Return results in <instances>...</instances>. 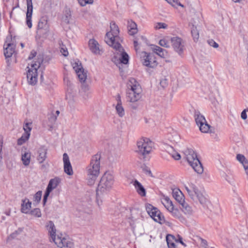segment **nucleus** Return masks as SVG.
Returning <instances> with one entry per match:
<instances>
[{
    "mask_svg": "<svg viewBox=\"0 0 248 248\" xmlns=\"http://www.w3.org/2000/svg\"><path fill=\"white\" fill-rule=\"evenodd\" d=\"M145 171L146 173L148 174H149L150 176H152V173L150 170H148V169L145 170Z\"/></svg>",
    "mask_w": 248,
    "mask_h": 248,
    "instance_id": "680f3d73",
    "label": "nucleus"
},
{
    "mask_svg": "<svg viewBox=\"0 0 248 248\" xmlns=\"http://www.w3.org/2000/svg\"><path fill=\"white\" fill-rule=\"evenodd\" d=\"M29 138V134H23L21 137L17 140V144L21 145L25 142Z\"/></svg>",
    "mask_w": 248,
    "mask_h": 248,
    "instance_id": "4c0bfd02",
    "label": "nucleus"
},
{
    "mask_svg": "<svg viewBox=\"0 0 248 248\" xmlns=\"http://www.w3.org/2000/svg\"><path fill=\"white\" fill-rule=\"evenodd\" d=\"M221 177L231 186L235 187L237 182L232 171L227 170L221 173Z\"/></svg>",
    "mask_w": 248,
    "mask_h": 248,
    "instance_id": "4468645a",
    "label": "nucleus"
},
{
    "mask_svg": "<svg viewBox=\"0 0 248 248\" xmlns=\"http://www.w3.org/2000/svg\"><path fill=\"white\" fill-rule=\"evenodd\" d=\"M63 161L64 172L69 175H72L73 174L72 167L70 162L69 156L66 153H64L63 155Z\"/></svg>",
    "mask_w": 248,
    "mask_h": 248,
    "instance_id": "412c9836",
    "label": "nucleus"
},
{
    "mask_svg": "<svg viewBox=\"0 0 248 248\" xmlns=\"http://www.w3.org/2000/svg\"><path fill=\"white\" fill-rule=\"evenodd\" d=\"M72 65L80 81L81 82L85 81L87 78V75L86 73L84 72L81 62L78 60L74 61L72 62Z\"/></svg>",
    "mask_w": 248,
    "mask_h": 248,
    "instance_id": "9b49d317",
    "label": "nucleus"
},
{
    "mask_svg": "<svg viewBox=\"0 0 248 248\" xmlns=\"http://www.w3.org/2000/svg\"><path fill=\"white\" fill-rule=\"evenodd\" d=\"M168 27V25L165 23L162 22H157L155 24L154 28L155 30H159L161 29H167Z\"/></svg>",
    "mask_w": 248,
    "mask_h": 248,
    "instance_id": "37998d69",
    "label": "nucleus"
},
{
    "mask_svg": "<svg viewBox=\"0 0 248 248\" xmlns=\"http://www.w3.org/2000/svg\"><path fill=\"white\" fill-rule=\"evenodd\" d=\"M46 25V22L45 20H40L38 23L37 25V30H39L41 29H43L45 27Z\"/></svg>",
    "mask_w": 248,
    "mask_h": 248,
    "instance_id": "09e8293b",
    "label": "nucleus"
},
{
    "mask_svg": "<svg viewBox=\"0 0 248 248\" xmlns=\"http://www.w3.org/2000/svg\"><path fill=\"white\" fill-rule=\"evenodd\" d=\"M66 99L68 101V104L70 106H73L75 100L74 99V95L72 94V93L70 92H67L66 94Z\"/></svg>",
    "mask_w": 248,
    "mask_h": 248,
    "instance_id": "58836bf2",
    "label": "nucleus"
},
{
    "mask_svg": "<svg viewBox=\"0 0 248 248\" xmlns=\"http://www.w3.org/2000/svg\"><path fill=\"white\" fill-rule=\"evenodd\" d=\"M161 202L168 211L172 209V208L174 206L171 201L167 196H164L162 198Z\"/></svg>",
    "mask_w": 248,
    "mask_h": 248,
    "instance_id": "c756f323",
    "label": "nucleus"
},
{
    "mask_svg": "<svg viewBox=\"0 0 248 248\" xmlns=\"http://www.w3.org/2000/svg\"><path fill=\"white\" fill-rule=\"evenodd\" d=\"M208 44L213 46L214 48H217L218 47V45L217 43L213 39H210L208 41Z\"/></svg>",
    "mask_w": 248,
    "mask_h": 248,
    "instance_id": "603ef678",
    "label": "nucleus"
},
{
    "mask_svg": "<svg viewBox=\"0 0 248 248\" xmlns=\"http://www.w3.org/2000/svg\"><path fill=\"white\" fill-rule=\"evenodd\" d=\"M41 61H37L34 62H32L27 67L28 69L27 72V78L29 84L34 85L37 82L38 79V69L40 67Z\"/></svg>",
    "mask_w": 248,
    "mask_h": 248,
    "instance_id": "423d86ee",
    "label": "nucleus"
},
{
    "mask_svg": "<svg viewBox=\"0 0 248 248\" xmlns=\"http://www.w3.org/2000/svg\"><path fill=\"white\" fill-rule=\"evenodd\" d=\"M169 3L171 4L173 6H177V5H179L181 7H183V5L181 4L178 0H165Z\"/></svg>",
    "mask_w": 248,
    "mask_h": 248,
    "instance_id": "de8ad7c7",
    "label": "nucleus"
},
{
    "mask_svg": "<svg viewBox=\"0 0 248 248\" xmlns=\"http://www.w3.org/2000/svg\"><path fill=\"white\" fill-rule=\"evenodd\" d=\"M172 194L175 200L180 204L185 202L184 195L179 188L173 189Z\"/></svg>",
    "mask_w": 248,
    "mask_h": 248,
    "instance_id": "5701e85b",
    "label": "nucleus"
},
{
    "mask_svg": "<svg viewBox=\"0 0 248 248\" xmlns=\"http://www.w3.org/2000/svg\"><path fill=\"white\" fill-rule=\"evenodd\" d=\"M142 62L144 65L155 68L157 65V62L156 58L153 54H148L146 52H142Z\"/></svg>",
    "mask_w": 248,
    "mask_h": 248,
    "instance_id": "f8f14e48",
    "label": "nucleus"
},
{
    "mask_svg": "<svg viewBox=\"0 0 248 248\" xmlns=\"http://www.w3.org/2000/svg\"><path fill=\"white\" fill-rule=\"evenodd\" d=\"M20 45H21L22 48H23L24 47V44L23 43H21Z\"/></svg>",
    "mask_w": 248,
    "mask_h": 248,
    "instance_id": "338daca9",
    "label": "nucleus"
},
{
    "mask_svg": "<svg viewBox=\"0 0 248 248\" xmlns=\"http://www.w3.org/2000/svg\"><path fill=\"white\" fill-rule=\"evenodd\" d=\"M60 51L62 54V55L65 57L68 55V52L67 49L66 47L63 45H62L61 46Z\"/></svg>",
    "mask_w": 248,
    "mask_h": 248,
    "instance_id": "8fccbe9b",
    "label": "nucleus"
},
{
    "mask_svg": "<svg viewBox=\"0 0 248 248\" xmlns=\"http://www.w3.org/2000/svg\"><path fill=\"white\" fill-rule=\"evenodd\" d=\"M172 156L175 160H179L181 158L180 155L177 153L172 154Z\"/></svg>",
    "mask_w": 248,
    "mask_h": 248,
    "instance_id": "13d9d810",
    "label": "nucleus"
},
{
    "mask_svg": "<svg viewBox=\"0 0 248 248\" xmlns=\"http://www.w3.org/2000/svg\"><path fill=\"white\" fill-rule=\"evenodd\" d=\"M137 145L138 152L143 155H145L152 152L154 143L148 138H142L137 141Z\"/></svg>",
    "mask_w": 248,
    "mask_h": 248,
    "instance_id": "0eeeda50",
    "label": "nucleus"
},
{
    "mask_svg": "<svg viewBox=\"0 0 248 248\" xmlns=\"http://www.w3.org/2000/svg\"><path fill=\"white\" fill-rule=\"evenodd\" d=\"M31 123H26L23 126V129L25 131L24 134H29V137L30 136V132L31 130Z\"/></svg>",
    "mask_w": 248,
    "mask_h": 248,
    "instance_id": "a18cd8bd",
    "label": "nucleus"
},
{
    "mask_svg": "<svg viewBox=\"0 0 248 248\" xmlns=\"http://www.w3.org/2000/svg\"><path fill=\"white\" fill-rule=\"evenodd\" d=\"M88 46L91 52L95 55H101L103 52L100 45L94 39H91L88 42Z\"/></svg>",
    "mask_w": 248,
    "mask_h": 248,
    "instance_id": "a211bd4d",
    "label": "nucleus"
},
{
    "mask_svg": "<svg viewBox=\"0 0 248 248\" xmlns=\"http://www.w3.org/2000/svg\"><path fill=\"white\" fill-rule=\"evenodd\" d=\"M41 197H42V191H38L34 194V195L33 196V202L36 204L38 203L41 200Z\"/></svg>",
    "mask_w": 248,
    "mask_h": 248,
    "instance_id": "a19ab883",
    "label": "nucleus"
},
{
    "mask_svg": "<svg viewBox=\"0 0 248 248\" xmlns=\"http://www.w3.org/2000/svg\"><path fill=\"white\" fill-rule=\"evenodd\" d=\"M110 31L106 33L105 41L109 46L115 47L118 46L123 40L119 36V28L114 22H110Z\"/></svg>",
    "mask_w": 248,
    "mask_h": 248,
    "instance_id": "39448f33",
    "label": "nucleus"
},
{
    "mask_svg": "<svg viewBox=\"0 0 248 248\" xmlns=\"http://www.w3.org/2000/svg\"><path fill=\"white\" fill-rule=\"evenodd\" d=\"M171 42L175 51L182 56L185 49L184 42L183 40L180 37H173L171 38Z\"/></svg>",
    "mask_w": 248,
    "mask_h": 248,
    "instance_id": "ddd939ff",
    "label": "nucleus"
},
{
    "mask_svg": "<svg viewBox=\"0 0 248 248\" xmlns=\"http://www.w3.org/2000/svg\"><path fill=\"white\" fill-rule=\"evenodd\" d=\"M170 239H174V236L172 235H168L166 237L168 246L169 248H175V245L174 242H171Z\"/></svg>",
    "mask_w": 248,
    "mask_h": 248,
    "instance_id": "e433bc0d",
    "label": "nucleus"
},
{
    "mask_svg": "<svg viewBox=\"0 0 248 248\" xmlns=\"http://www.w3.org/2000/svg\"><path fill=\"white\" fill-rule=\"evenodd\" d=\"M64 82L65 83H66V84L69 87H72V84L71 83V82L69 80V79H68V78H64Z\"/></svg>",
    "mask_w": 248,
    "mask_h": 248,
    "instance_id": "052dcab7",
    "label": "nucleus"
},
{
    "mask_svg": "<svg viewBox=\"0 0 248 248\" xmlns=\"http://www.w3.org/2000/svg\"><path fill=\"white\" fill-rule=\"evenodd\" d=\"M79 4L81 6H85L87 4H92L93 3V0H77Z\"/></svg>",
    "mask_w": 248,
    "mask_h": 248,
    "instance_id": "c03bdc74",
    "label": "nucleus"
},
{
    "mask_svg": "<svg viewBox=\"0 0 248 248\" xmlns=\"http://www.w3.org/2000/svg\"><path fill=\"white\" fill-rule=\"evenodd\" d=\"M113 48L117 51V54L119 55V60L121 63L124 64H127L129 62V57L127 53L124 51L121 44L118 45V46Z\"/></svg>",
    "mask_w": 248,
    "mask_h": 248,
    "instance_id": "f3484780",
    "label": "nucleus"
},
{
    "mask_svg": "<svg viewBox=\"0 0 248 248\" xmlns=\"http://www.w3.org/2000/svg\"><path fill=\"white\" fill-rule=\"evenodd\" d=\"M196 186V185L192 183L184 185V187L189 197L192 195V193H193Z\"/></svg>",
    "mask_w": 248,
    "mask_h": 248,
    "instance_id": "c9c22d12",
    "label": "nucleus"
},
{
    "mask_svg": "<svg viewBox=\"0 0 248 248\" xmlns=\"http://www.w3.org/2000/svg\"><path fill=\"white\" fill-rule=\"evenodd\" d=\"M61 182V178L58 177H56L49 180L43 198L44 204H45L46 202L50 193L59 186Z\"/></svg>",
    "mask_w": 248,
    "mask_h": 248,
    "instance_id": "9d476101",
    "label": "nucleus"
},
{
    "mask_svg": "<svg viewBox=\"0 0 248 248\" xmlns=\"http://www.w3.org/2000/svg\"><path fill=\"white\" fill-rule=\"evenodd\" d=\"M140 39H142V40H143L144 38L142 36H141Z\"/></svg>",
    "mask_w": 248,
    "mask_h": 248,
    "instance_id": "774afa93",
    "label": "nucleus"
},
{
    "mask_svg": "<svg viewBox=\"0 0 248 248\" xmlns=\"http://www.w3.org/2000/svg\"><path fill=\"white\" fill-rule=\"evenodd\" d=\"M234 2H239L240 1V0H232Z\"/></svg>",
    "mask_w": 248,
    "mask_h": 248,
    "instance_id": "0e129e2a",
    "label": "nucleus"
},
{
    "mask_svg": "<svg viewBox=\"0 0 248 248\" xmlns=\"http://www.w3.org/2000/svg\"><path fill=\"white\" fill-rule=\"evenodd\" d=\"M31 207V202L27 198L22 200L21 211L24 214H28L30 212Z\"/></svg>",
    "mask_w": 248,
    "mask_h": 248,
    "instance_id": "b1692460",
    "label": "nucleus"
},
{
    "mask_svg": "<svg viewBox=\"0 0 248 248\" xmlns=\"http://www.w3.org/2000/svg\"><path fill=\"white\" fill-rule=\"evenodd\" d=\"M237 160L240 162L243 166L244 169L247 170H248V160L245 156L241 154H238L236 155Z\"/></svg>",
    "mask_w": 248,
    "mask_h": 248,
    "instance_id": "2f4dec72",
    "label": "nucleus"
},
{
    "mask_svg": "<svg viewBox=\"0 0 248 248\" xmlns=\"http://www.w3.org/2000/svg\"><path fill=\"white\" fill-rule=\"evenodd\" d=\"M194 117L200 131L202 133H207L210 126L207 123L204 117L199 111L196 110L194 112Z\"/></svg>",
    "mask_w": 248,
    "mask_h": 248,
    "instance_id": "6e6552de",
    "label": "nucleus"
},
{
    "mask_svg": "<svg viewBox=\"0 0 248 248\" xmlns=\"http://www.w3.org/2000/svg\"><path fill=\"white\" fill-rule=\"evenodd\" d=\"M4 55L8 65L10 64L9 58H11L15 52L16 45L13 43H5L3 46Z\"/></svg>",
    "mask_w": 248,
    "mask_h": 248,
    "instance_id": "dca6fc26",
    "label": "nucleus"
},
{
    "mask_svg": "<svg viewBox=\"0 0 248 248\" xmlns=\"http://www.w3.org/2000/svg\"><path fill=\"white\" fill-rule=\"evenodd\" d=\"M71 18V12L69 9H66L64 11L63 16L62 17V22L66 24H68L70 23V20Z\"/></svg>",
    "mask_w": 248,
    "mask_h": 248,
    "instance_id": "473e14b6",
    "label": "nucleus"
},
{
    "mask_svg": "<svg viewBox=\"0 0 248 248\" xmlns=\"http://www.w3.org/2000/svg\"><path fill=\"white\" fill-rule=\"evenodd\" d=\"M140 39H138V40L135 39L134 40V47H135V50L137 52L138 49H139V45H140V43H139V41Z\"/></svg>",
    "mask_w": 248,
    "mask_h": 248,
    "instance_id": "6e6d98bb",
    "label": "nucleus"
},
{
    "mask_svg": "<svg viewBox=\"0 0 248 248\" xmlns=\"http://www.w3.org/2000/svg\"><path fill=\"white\" fill-rule=\"evenodd\" d=\"M169 212L171 213V215L173 217L178 218L180 220L183 219V217L181 213V212L178 208H174L173 206L172 208V209L170 210Z\"/></svg>",
    "mask_w": 248,
    "mask_h": 248,
    "instance_id": "f704fd0d",
    "label": "nucleus"
},
{
    "mask_svg": "<svg viewBox=\"0 0 248 248\" xmlns=\"http://www.w3.org/2000/svg\"><path fill=\"white\" fill-rule=\"evenodd\" d=\"M153 50L155 53L161 58H165L167 56V51L157 46H155Z\"/></svg>",
    "mask_w": 248,
    "mask_h": 248,
    "instance_id": "7c9ffc66",
    "label": "nucleus"
},
{
    "mask_svg": "<svg viewBox=\"0 0 248 248\" xmlns=\"http://www.w3.org/2000/svg\"><path fill=\"white\" fill-rule=\"evenodd\" d=\"M247 111H248V108L245 109L241 112V117L243 120H246L247 118Z\"/></svg>",
    "mask_w": 248,
    "mask_h": 248,
    "instance_id": "864d4df0",
    "label": "nucleus"
},
{
    "mask_svg": "<svg viewBox=\"0 0 248 248\" xmlns=\"http://www.w3.org/2000/svg\"><path fill=\"white\" fill-rule=\"evenodd\" d=\"M55 244L60 248H74L73 243L69 239L57 236L54 241Z\"/></svg>",
    "mask_w": 248,
    "mask_h": 248,
    "instance_id": "2eb2a0df",
    "label": "nucleus"
},
{
    "mask_svg": "<svg viewBox=\"0 0 248 248\" xmlns=\"http://www.w3.org/2000/svg\"><path fill=\"white\" fill-rule=\"evenodd\" d=\"M184 158L194 171L199 174H202L203 168L195 151L192 149L187 148L184 151Z\"/></svg>",
    "mask_w": 248,
    "mask_h": 248,
    "instance_id": "20e7f679",
    "label": "nucleus"
},
{
    "mask_svg": "<svg viewBox=\"0 0 248 248\" xmlns=\"http://www.w3.org/2000/svg\"><path fill=\"white\" fill-rule=\"evenodd\" d=\"M191 34L195 42L198 40L199 38V33L196 27H193L191 30Z\"/></svg>",
    "mask_w": 248,
    "mask_h": 248,
    "instance_id": "ea45409f",
    "label": "nucleus"
},
{
    "mask_svg": "<svg viewBox=\"0 0 248 248\" xmlns=\"http://www.w3.org/2000/svg\"><path fill=\"white\" fill-rule=\"evenodd\" d=\"M159 44L161 46L165 47H169L168 42L166 39H161L159 42Z\"/></svg>",
    "mask_w": 248,
    "mask_h": 248,
    "instance_id": "3c124183",
    "label": "nucleus"
},
{
    "mask_svg": "<svg viewBox=\"0 0 248 248\" xmlns=\"http://www.w3.org/2000/svg\"><path fill=\"white\" fill-rule=\"evenodd\" d=\"M127 28L128 30V33L130 35H134L137 33L138 31L137 24L135 22L131 20L128 21Z\"/></svg>",
    "mask_w": 248,
    "mask_h": 248,
    "instance_id": "cd10ccee",
    "label": "nucleus"
},
{
    "mask_svg": "<svg viewBox=\"0 0 248 248\" xmlns=\"http://www.w3.org/2000/svg\"><path fill=\"white\" fill-rule=\"evenodd\" d=\"M27 10L26 12V24L30 29L32 27L31 17L33 12L32 0H26Z\"/></svg>",
    "mask_w": 248,
    "mask_h": 248,
    "instance_id": "6ab92c4d",
    "label": "nucleus"
},
{
    "mask_svg": "<svg viewBox=\"0 0 248 248\" xmlns=\"http://www.w3.org/2000/svg\"><path fill=\"white\" fill-rule=\"evenodd\" d=\"M146 209L148 214L155 221L160 224L165 222L164 216L156 208L151 204H148L146 206Z\"/></svg>",
    "mask_w": 248,
    "mask_h": 248,
    "instance_id": "1a4fd4ad",
    "label": "nucleus"
},
{
    "mask_svg": "<svg viewBox=\"0 0 248 248\" xmlns=\"http://www.w3.org/2000/svg\"><path fill=\"white\" fill-rule=\"evenodd\" d=\"M202 190H200L199 188L196 186V187L194 190L193 193H192V195H190L189 197L193 201L196 200V196L198 195V194Z\"/></svg>",
    "mask_w": 248,
    "mask_h": 248,
    "instance_id": "49530a36",
    "label": "nucleus"
},
{
    "mask_svg": "<svg viewBox=\"0 0 248 248\" xmlns=\"http://www.w3.org/2000/svg\"><path fill=\"white\" fill-rule=\"evenodd\" d=\"M174 239L176 242L180 243L182 245L184 246L185 247L186 246V245L183 242L182 237L180 236L179 235H178L177 236V238H174Z\"/></svg>",
    "mask_w": 248,
    "mask_h": 248,
    "instance_id": "5fc2aeb1",
    "label": "nucleus"
},
{
    "mask_svg": "<svg viewBox=\"0 0 248 248\" xmlns=\"http://www.w3.org/2000/svg\"><path fill=\"white\" fill-rule=\"evenodd\" d=\"M36 55V52L35 50H32L31 52V53L29 56V58L28 59L29 60H31Z\"/></svg>",
    "mask_w": 248,
    "mask_h": 248,
    "instance_id": "4d7b16f0",
    "label": "nucleus"
},
{
    "mask_svg": "<svg viewBox=\"0 0 248 248\" xmlns=\"http://www.w3.org/2000/svg\"><path fill=\"white\" fill-rule=\"evenodd\" d=\"M36 159L40 164L43 163L47 157V149L45 146H40L37 150Z\"/></svg>",
    "mask_w": 248,
    "mask_h": 248,
    "instance_id": "aec40b11",
    "label": "nucleus"
},
{
    "mask_svg": "<svg viewBox=\"0 0 248 248\" xmlns=\"http://www.w3.org/2000/svg\"><path fill=\"white\" fill-rule=\"evenodd\" d=\"M196 200H198L202 205H205L209 202L208 196L204 190H202L196 196Z\"/></svg>",
    "mask_w": 248,
    "mask_h": 248,
    "instance_id": "a878e982",
    "label": "nucleus"
},
{
    "mask_svg": "<svg viewBox=\"0 0 248 248\" xmlns=\"http://www.w3.org/2000/svg\"><path fill=\"white\" fill-rule=\"evenodd\" d=\"M31 155L30 152H25L22 154L21 160L23 164L26 166H28L31 161Z\"/></svg>",
    "mask_w": 248,
    "mask_h": 248,
    "instance_id": "72a5a7b5",
    "label": "nucleus"
},
{
    "mask_svg": "<svg viewBox=\"0 0 248 248\" xmlns=\"http://www.w3.org/2000/svg\"><path fill=\"white\" fill-rule=\"evenodd\" d=\"M117 100V104L115 107L116 112L120 117H122L124 115L125 113L124 108L122 106L120 96L119 95L118 96Z\"/></svg>",
    "mask_w": 248,
    "mask_h": 248,
    "instance_id": "bb28decb",
    "label": "nucleus"
},
{
    "mask_svg": "<svg viewBox=\"0 0 248 248\" xmlns=\"http://www.w3.org/2000/svg\"><path fill=\"white\" fill-rule=\"evenodd\" d=\"M113 175L109 172H106L102 176L96 189V202L100 205L102 199L107 195L114 184Z\"/></svg>",
    "mask_w": 248,
    "mask_h": 248,
    "instance_id": "f03ea898",
    "label": "nucleus"
},
{
    "mask_svg": "<svg viewBox=\"0 0 248 248\" xmlns=\"http://www.w3.org/2000/svg\"><path fill=\"white\" fill-rule=\"evenodd\" d=\"M160 85L162 86L163 88H165V87L167 84V80L166 79H163L160 81Z\"/></svg>",
    "mask_w": 248,
    "mask_h": 248,
    "instance_id": "bf43d9fd",
    "label": "nucleus"
},
{
    "mask_svg": "<svg viewBox=\"0 0 248 248\" xmlns=\"http://www.w3.org/2000/svg\"><path fill=\"white\" fill-rule=\"evenodd\" d=\"M100 154L93 155L91 159L89 165L86 168L87 183L89 186H92L95 183L97 178L100 173Z\"/></svg>",
    "mask_w": 248,
    "mask_h": 248,
    "instance_id": "7ed1b4c3",
    "label": "nucleus"
},
{
    "mask_svg": "<svg viewBox=\"0 0 248 248\" xmlns=\"http://www.w3.org/2000/svg\"><path fill=\"white\" fill-rule=\"evenodd\" d=\"M134 186L137 193L142 197L145 196L146 191L143 186L137 180L131 182Z\"/></svg>",
    "mask_w": 248,
    "mask_h": 248,
    "instance_id": "393cba45",
    "label": "nucleus"
},
{
    "mask_svg": "<svg viewBox=\"0 0 248 248\" xmlns=\"http://www.w3.org/2000/svg\"><path fill=\"white\" fill-rule=\"evenodd\" d=\"M142 90L139 83L133 78L129 79L126 89V99L133 109L138 107L137 102L142 97Z\"/></svg>",
    "mask_w": 248,
    "mask_h": 248,
    "instance_id": "f257e3e1",
    "label": "nucleus"
},
{
    "mask_svg": "<svg viewBox=\"0 0 248 248\" xmlns=\"http://www.w3.org/2000/svg\"><path fill=\"white\" fill-rule=\"evenodd\" d=\"M51 118L53 119L54 121H55L57 119V116H53L51 117Z\"/></svg>",
    "mask_w": 248,
    "mask_h": 248,
    "instance_id": "e2e57ef3",
    "label": "nucleus"
},
{
    "mask_svg": "<svg viewBox=\"0 0 248 248\" xmlns=\"http://www.w3.org/2000/svg\"><path fill=\"white\" fill-rule=\"evenodd\" d=\"M30 213L36 217H40L42 216L41 212L40 209L35 208L30 211Z\"/></svg>",
    "mask_w": 248,
    "mask_h": 248,
    "instance_id": "79ce46f5",
    "label": "nucleus"
},
{
    "mask_svg": "<svg viewBox=\"0 0 248 248\" xmlns=\"http://www.w3.org/2000/svg\"><path fill=\"white\" fill-rule=\"evenodd\" d=\"M46 227L50 237V240L54 242L57 238L56 236V228L54 223L52 221H49L46 223Z\"/></svg>",
    "mask_w": 248,
    "mask_h": 248,
    "instance_id": "4be33fe9",
    "label": "nucleus"
},
{
    "mask_svg": "<svg viewBox=\"0 0 248 248\" xmlns=\"http://www.w3.org/2000/svg\"><path fill=\"white\" fill-rule=\"evenodd\" d=\"M182 205V210L183 213L188 216H191L193 213V210L191 206H190L185 201L181 204Z\"/></svg>",
    "mask_w": 248,
    "mask_h": 248,
    "instance_id": "c85d7f7f",
    "label": "nucleus"
},
{
    "mask_svg": "<svg viewBox=\"0 0 248 248\" xmlns=\"http://www.w3.org/2000/svg\"><path fill=\"white\" fill-rule=\"evenodd\" d=\"M56 113L57 115H58L60 113V111L59 110H57Z\"/></svg>",
    "mask_w": 248,
    "mask_h": 248,
    "instance_id": "69168bd1",
    "label": "nucleus"
}]
</instances>
